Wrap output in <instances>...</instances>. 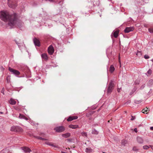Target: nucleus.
I'll use <instances>...</instances> for the list:
<instances>
[{
    "label": "nucleus",
    "instance_id": "obj_1",
    "mask_svg": "<svg viewBox=\"0 0 153 153\" xmlns=\"http://www.w3.org/2000/svg\"><path fill=\"white\" fill-rule=\"evenodd\" d=\"M0 18L5 22H8V25L12 27L16 22L17 15L16 13L10 15L7 11H2L0 13Z\"/></svg>",
    "mask_w": 153,
    "mask_h": 153
},
{
    "label": "nucleus",
    "instance_id": "obj_2",
    "mask_svg": "<svg viewBox=\"0 0 153 153\" xmlns=\"http://www.w3.org/2000/svg\"><path fill=\"white\" fill-rule=\"evenodd\" d=\"M10 131L15 132H21L23 131V129L20 126H13L11 127Z\"/></svg>",
    "mask_w": 153,
    "mask_h": 153
},
{
    "label": "nucleus",
    "instance_id": "obj_3",
    "mask_svg": "<svg viewBox=\"0 0 153 153\" xmlns=\"http://www.w3.org/2000/svg\"><path fill=\"white\" fill-rule=\"evenodd\" d=\"M114 84L112 81L111 80L108 86L107 93L111 94L114 89Z\"/></svg>",
    "mask_w": 153,
    "mask_h": 153
},
{
    "label": "nucleus",
    "instance_id": "obj_4",
    "mask_svg": "<svg viewBox=\"0 0 153 153\" xmlns=\"http://www.w3.org/2000/svg\"><path fill=\"white\" fill-rule=\"evenodd\" d=\"M8 70L12 74L15 75L16 76H18L20 74V72L19 71L11 68L10 67L8 68Z\"/></svg>",
    "mask_w": 153,
    "mask_h": 153
},
{
    "label": "nucleus",
    "instance_id": "obj_5",
    "mask_svg": "<svg viewBox=\"0 0 153 153\" xmlns=\"http://www.w3.org/2000/svg\"><path fill=\"white\" fill-rule=\"evenodd\" d=\"M54 129L57 132H61L65 130V128L63 126H59L55 128Z\"/></svg>",
    "mask_w": 153,
    "mask_h": 153
},
{
    "label": "nucleus",
    "instance_id": "obj_6",
    "mask_svg": "<svg viewBox=\"0 0 153 153\" xmlns=\"http://www.w3.org/2000/svg\"><path fill=\"white\" fill-rule=\"evenodd\" d=\"M7 1L9 7L12 8L14 9L16 7L17 4L16 3H14L12 2L11 3H10V0H7Z\"/></svg>",
    "mask_w": 153,
    "mask_h": 153
},
{
    "label": "nucleus",
    "instance_id": "obj_7",
    "mask_svg": "<svg viewBox=\"0 0 153 153\" xmlns=\"http://www.w3.org/2000/svg\"><path fill=\"white\" fill-rule=\"evenodd\" d=\"M48 53L50 55H51L53 54L54 51V49L52 45H51L48 47Z\"/></svg>",
    "mask_w": 153,
    "mask_h": 153
},
{
    "label": "nucleus",
    "instance_id": "obj_8",
    "mask_svg": "<svg viewBox=\"0 0 153 153\" xmlns=\"http://www.w3.org/2000/svg\"><path fill=\"white\" fill-rule=\"evenodd\" d=\"M134 30V28L132 27H126L124 30V32L125 33H128L131 31H132Z\"/></svg>",
    "mask_w": 153,
    "mask_h": 153
},
{
    "label": "nucleus",
    "instance_id": "obj_9",
    "mask_svg": "<svg viewBox=\"0 0 153 153\" xmlns=\"http://www.w3.org/2000/svg\"><path fill=\"white\" fill-rule=\"evenodd\" d=\"M35 45L36 46H39L40 45V42L39 40L35 38L33 40Z\"/></svg>",
    "mask_w": 153,
    "mask_h": 153
},
{
    "label": "nucleus",
    "instance_id": "obj_10",
    "mask_svg": "<svg viewBox=\"0 0 153 153\" xmlns=\"http://www.w3.org/2000/svg\"><path fill=\"white\" fill-rule=\"evenodd\" d=\"M78 117L77 116H70L67 119V120L68 121H70L76 119Z\"/></svg>",
    "mask_w": 153,
    "mask_h": 153
},
{
    "label": "nucleus",
    "instance_id": "obj_11",
    "mask_svg": "<svg viewBox=\"0 0 153 153\" xmlns=\"http://www.w3.org/2000/svg\"><path fill=\"white\" fill-rule=\"evenodd\" d=\"M41 56L42 59L47 60L48 59V57L47 54L44 53L41 54Z\"/></svg>",
    "mask_w": 153,
    "mask_h": 153
},
{
    "label": "nucleus",
    "instance_id": "obj_12",
    "mask_svg": "<svg viewBox=\"0 0 153 153\" xmlns=\"http://www.w3.org/2000/svg\"><path fill=\"white\" fill-rule=\"evenodd\" d=\"M137 142L140 144L143 143V138L139 136L137 137Z\"/></svg>",
    "mask_w": 153,
    "mask_h": 153
},
{
    "label": "nucleus",
    "instance_id": "obj_13",
    "mask_svg": "<svg viewBox=\"0 0 153 153\" xmlns=\"http://www.w3.org/2000/svg\"><path fill=\"white\" fill-rule=\"evenodd\" d=\"M22 149L26 152H30L31 151V150L28 147H22Z\"/></svg>",
    "mask_w": 153,
    "mask_h": 153
},
{
    "label": "nucleus",
    "instance_id": "obj_14",
    "mask_svg": "<svg viewBox=\"0 0 153 153\" xmlns=\"http://www.w3.org/2000/svg\"><path fill=\"white\" fill-rule=\"evenodd\" d=\"M119 30H116L114 31H113L112 33L113 34L115 38H116L118 37L119 33Z\"/></svg>",
    "mask_w": 153,
    "mask_h": 153
},
{
    "label": "nucleus",
    "instance_id": "obj_15",
    "mask_svg": "<svg viewBox=\"0 0 153 153\" xmlns=\"http://www.w3.org/2000/svg\"><path fill=\"white\" fill-rule=\"evenodd\" d=\"M71 136V134L70 133H66L65 134H62V136L64 138H68V137H69Z\"/></svg>",
    "mask_w": 153,
    "mask_h": 153
},
{
    "label": "nucleus",
    "instance_id": "obj_16",
    "mask_svg": "<svg viewBox=\"0 0 153 153\" xmlns=\"http://www.w3.org/2000/svg\"><path fill=\"white\" fill-rule=\"evenodd\" d=\"M9 102L11 105H14L16 104V102L14 99L11 98L9 101Z\"/></svg>",
    "mask_w": 153,
    "mask_h": 153
},
{
    "label": "nucleus",
    "instance_id": "obj_17",
    "mask_svg": "<svg viewBox=\"0 0 153 153\" xmlns=\"http://www.w3.org/2000/svg\"><path fill=\"white\" fill-rule=\"evenodd\" d=\"M137 89V88L136 87H134L133 89L131 91V92L130 93V95H132L135 92L136 90Z\"/></svg>",
    "mask_w": 153,
    "mask_h": 153
},
{
    "label": "nucleus",
    "instance_id": "obj_18",
    "mask_svg": "<svg viewBox=\"0 0 153 153\" xmlns=\"http://www.w3.org/2000/svg\"><path fill=\"white\" fill-rule=\"evenodd\" d=\"M69 127L72 129H76L79 127V126L78 125H71L69 126Z\"/></svg>",
    "mask_w": 153,
    "mask_h": 153
},
{
    "label": "nucleus",
    "instance_id": "obj_19",
    "mask_svg": "<svg viewBox=\"0 0 153 153\" xmlns=\"http://www.w3.org/2000/svg\"><path fill=\"white\" fill-rule=\"evenodd\" d=\"M153 85V79H150L147 83V85L149 86H151Z\"/></svg>",
    "mask_w": 153,
    "mask_h": 153
},
{
    "label": "nucleus",
    "instance_id": "obj_20",
    "mask_svg": "<svg viewBox=\"0 0 153 153\" xmlns=\"http://www.w3.org/2000/svg\"><path fill=\"white\" fill-rule=\"evenodd\" d=\"M127 143V141L126 140L123 139L121 141V144L124 146H125Z\"/></svg>",
    "mask_w": 153,
    "mask_h": 153
},
{
    "label": "nucleus",
    "instance_id": "obj_21",
    "mask_svg": "<svg viewBox=\"0 0 153 153\" xmlns=\"http://www.w3.org/2000/svg\"><path fill=\"white\" fill-rule=\"evenodd\" d=\"M34 137H35L36 138L39 139V140H43L45 141L46 140V139H45L44 138H42V137H41L39 136H34Z\"/></svg>",
    "mask_w": 153,
    "mask_h": 153
},
{
    "label": "nucleus",
    "instance_id": "obj_22",
    "mask_svg": "<svg viewBox=\"0 0 153 153\" xmlns=\"http://www.w3.org/2000/svg\"><path fill=\"white\" fill-rule=\"evenodd\" d=\"M19 118L20 119H23L26 120H28V119L26 118L24 115L21 114H19Z\"/></svg>",
    "mask_w": 153,
    "mask_h": 153
},
{
    "label": "nucleus",
    "instance_id": "obj_23",
    "mask_svg": "<svg viewBox=\"0 0 153 153\" xmlns=\"http://www.w3.org/2000/svg\"><path fill=\"white\" fill-rule=\"evenodd\" d=\"M115 68L113 65H111L110 68V71L111 73H113L114 71Z\"/></svg>",
    "mask_w": 153,
    "mask_h": 153
},
{
    "label": "nucleus",
    "instance_id": "obj_24",
    "mask_svg": "<svg viewBox=\"0 0 153 153\" xmlns=\"http://www.w3.org/2000/svg\"><path fill=\"white\" fill-rule=\"evenodd\" d=\"M93 151V150L91 148H86L85 152L88 153H90Z\"/></svg>",
    "mask_w": 153,
    "mask_h": 153
},
{
    "label": "nucleus",
    "instance_id": "obj_25",
    "mask_svg": "<svg viewBox=\"0 0 153 153\" xmlns=\"http://www.w3.org/2000/svg\"><path fill=\"white\" fill-rule=\"evenodd\" d=\"M92 133L93 134H97L98 133V132L95 129H93L92 131Z\"/></svg>",
    "mask_w": 153,
    "mask_h": 153
},
{
    "label": "nucleus",
    "instance_id": "obj_26",
    "mask_svg": "<svg viewBox=\"0 0 153 153\" xmlns=\"http://www.w3.org/2000/svg\"><path fill=\"white\" fill-rule=\"evenodd\" d=\"M148 111V108H144L142 110V112L143 113L145 114V112H147Z\"/></svg>",
    "mask_w": 153,
    "mask_h": 153
},
{
    "label": "nucleus",
    "instance_id": "obj_27",
    "mask_svg": "<svg viewBox=\"0 0 153 153\" xmlns=\"http://www.w3.org/2000/svg\"><path fill=\"white\" fill-rule=\"evenodd\" d=\"M152 73V70L149 69L148 71H147V76H149Z\"/></svg>",
    "mask_w": 153,
    "mask_h": 153
},
{
    "label": "nucleus",
    "instance_id": "obj_28",
    "mask_svg": "<svg viewBox=\"0 0 153 153\" xmlns=\"http://www.w3.org/2000/svg\"><path fill=\"white\" fill-rule=\"evenodd\" d=\"M81 134L82 136L87 137V134L86 132H83L81 133Z\"/></svg>",
    "mask_w": 153,
    "mask_h": 153
},
{
    "label": "nucleus",
    "instance_id": "obj_29",
    "mask_svg": "<svg viewBox=\"0 0 153 153\" xmlns=\"http://www.w3.org/2000/svg\"><path fill=\"white\" fill-rule=\"evenodd\" d=\"M133 150L135 152H137L139 151L138 149L136 147H134L133 148Z\"/></svg>",
    "mask_w": 153,
    "mask_h": 153
},
{
    "label": "nucleus",
    "instance_id": "obj_30",
    "mask_svg": "<svg viewBox=\"0 0 153 153\" xmlns=\"http://www.w3.org/2000/svg\"><path fill=\"white\" fill-rule=\"evenodd\" d=\"M148 30L150 33H153V28H149Z\"/></svg>",
    "mask_w": 153,
    "mask_h": 153
},
{
    "label": "nucleus",
    "instance_id": "obj_31",
    "mask_svg": "<svg viewBox=\"0 0 153 153\" xmlns=\"http://www.w3.org/2000/svg\"><path fill=\"white\" fill-rule=\"evenodd\" d=\"M46 144L48 145H49V146H52L53 147H55V146L53 144H51V143H50V142H46Z\"/></svg>",
    "mask_w": 153,
    "mask_h": 153
},
{
    "label": "nucleus",
    "instance_id": "obj_32",
    "mask_svg": "<svg viewBox=\"0 0 153 153\" xmlns=\"http://www.w3.org/2000/svg\"><path fill=\"white\" fill-rule=\"evenodd\" d=\"M136 55L137 56H140L141 55V53L140 51H137Z\"/></svg>",
    "mask_w": 153,
    "mask_h": 153
},
{
    "label": "nucleus",
    "instance_id": "obj_33",
    "mask_svg": "<svg viewBox=\"0 0 153 153\" xmlns=\"http://www.w3.org/2000/svg\"><path fill=\"white\" fill-rule=\"evenodd\" d=\"M143 148L145 149H147L149 148V147L146 145L144 146H143Z\"/></svg>",
    "mask_w": 153,
    "mask_h": 153
},
{
    "label": "nucleus",
    "instance_id": "obj_34",
    "mask_svg": "<svg viewBox=\"0 0 153 153\" xmlns=\"http://www.w3.org/2000/svg\"><path fill=\"white\" fill-rule=\"evenodd\" d=\"M141 102V100H135L134 102L135 103L137 104H139Z\"/></svg>",
    "mask_w": 153,
    "mask_h": 153
},
{
    "label": "nucleus",
    "instance_id": "obj_35",
    "mask_svg": "<svg viewBox=\"0 0 153 153\" xmlns=\"http://www.w3.org/2000/svg\"><path fill=\"white\" fill-rule=\"evenodd\" d=\"M144 58L146 59H148L149 58V57L148 55H145L144 56Z\"/></svg>",
    "mask_w": 153,
    "mask_h": 153
},
{
    "label": "nucleus",
    "instance_id": "obj_36",
    "mask_svg": "<svg viewBox=\"0 0 153 153\" xmlns=\"http://www.w3.org/2000/svg\"><path fill=\"white\" fill-rule=\"evenodd\" d=\"M145 84H143L142 85V86H141V87H140V89H143L145 87Z\"/></svg>",
    "mask_w": 153,
    "mask_h": 153
},
{
    "label": "nucleus",
    "instance_id": "obj_37",
    "mask_svg": "<svg viewBox=\"0 0 153 153\" xmlns=\"http://www.w3.org/2000/svg\"><path fill=\"white\" fill-rule=\"evenodd\" d=\"M131 120H134L135 118V116H131Z\"/></svg>",
    "mask_w": 153,
    "mask_h": 153
},
{
    "label": "nucleus",
    "instance_id": "obj_38",
    "mask_svg": "<svg viewBox=\"0 0 153 153\" xmlns=\"http://www.w3.org/2000/svg\"><path fill=\"white\" fill-rule=\"evenodd\" d=\"M16 42V43L17 44V45H18V46L19 47V48H20V47H21V46L19 45L20 44L19 43H17Z\"/></svg>",
    "mask_w": 153,
    "mask_h": 153
},
{
    "label": "nucleus",
    "instance_id": "obj_39",
    "mask_svg": "<svg viewBox=\"0 0 153 153\" xmlns=\"http://www.w3.org/2000/svg\"><path fill=\"white\" fill-rule=\"evenodd\" d=\"M134 130L135 132H137V129L136 128H134Z\"/></svg>",
    "mask_w": 153,
    "mask_h": 153
},
{
    "label": "nucleus",
    "instance_id": "obj_40",
    "mask_svg": "<svg viewBox=\"0 0 153 153\" xmlns=\"http://www.w3.org/2000/svg\"><path fill=\"white\" fill-rule=\"evenodd\" d=\"M121 89V88H118L117 89V91L118 92H120V89Z\"/></svg>",
    "mask_w": 153,
    "mask_h": 153
},
{
    "label": "nucleus",
    "instance_id": "obj_41",
    "mask_svg": "<svg viewBox=\"0 0 153 153\" xmlns=\"http://www.w3.org/2000/svg\"><path fill=\"white\" fill-rule=\"evenodd\" d=\"M54 0H46V1H48L50 2H53L54 1Z\"/></svg>",
    "mask_w": 153,
    "mask_h": 153
},
{
    "label": "nucleus",
    "instance_id": "obj_42",
    "mask_svg": "<svg viewBox=\"0 0 153 153\" xmlns=\"http://www.w3.org/2000/svg\"><path fill=\"white\" fill-rule=\"evenodd\" d=\"M150 129L151 130H153V126L152 127H150Z\"/></svg>",
    "mask_w": 153,
    "mask_h": 153
},
{
    "label": "nucleus",
    "instance_id": "obj_43",
    "mask_svg": "<svg viewBox=\"0 0 153 153\" xmlns=\"http://www.w3.org/2000/svg\"><path fill=\"white\" fill-rule=\"evenodd\" d=\"M149 146L151 147V149L153 150V146Z\"/></svg>",
    "mask_w": 153,
    "mask_h": 153
},
{
    "label": "nucleus",
    "instance_id": "obj_44",
    "mask_svg": "<svg viewBox=\"0 0 153 153\" xmlns=\"http://www.w3.org/2000/svg\"><path fill=\"white\" fill-rule=\"evenodd\" d=\"M67 140L68 141H69V142H71V140L70 139H68Z\"/></svg>",
    "mask_w": 153,
    "mask_h": 153
},
{
    "label": "nucleus",
    "instance_id": "obj_45",
    "mask_svg": "<svg viewBox=\"0 0 153 153\" xmlns=\"http://www.w3.org/2000/svg\"><path fill=\"white\" fill-rule=\"evenodd\" d=\"M130 101L129 100L127 102H126V103H130Z\"/></svg>",
    "mask_w": 153,
    "mask_h": 153
},
{
    "label": "nucleus",
    "instance_id": "obj_46",
    "mask_svg": "<svg viewBox=\"0 0 153 153\" xmlns=\"http://www.w3.org/2000/svg\"><path fill=\"white\" fill-rule=\"evenodd\" d=\"M0 113L2 114H3V112H0Z\"/></svg>",
    "mask_w": 153,
    "mask_h": 153
},
{
    "label": "nucleus",
    "instance_id": "obj_47",
    "mask_svg": "<svg viewBox=\"0 0 153 153\" xmlns=\"http://www.w3.org/2000/svg\"><path fill=\"white\" fill-rule=\"evenodd\" d=\"M151 61L153 62V59L151 60Z\"/></svg>",
    "mask_w": 153,
    "mask_h": 153
},
{
    "label": "nucleus",
    "instance_id": "obj_48",
    "mask_svg": "<svg viewBox=\"0 0 153 153\" xmlns=\"http://www.w3.org/2000/svg\"><path fill=\"white\" fill-rule=\"evenodd\" d=\"M108 122H110V120L108 121Z\"/></svg>",
    "mask_w": 153,
    "mask_h": 153
},
{
    "label": "nucleus",
    "instance_id": "obj_49",
    "mask_svg": "<svg viewBox=\"0 0 153 153\" xmlns=\"http://www.w3.org/2000/svg\"><path fill=\"white\" fill-rule=\"evenodd\" d=\"M1 92H2V93H3V91H2Z\"/></svg>",
    "mask_w": 153,
    "mask_h": 153
},
{
    "label": "nucleus",
    "instance_id": "obj_50",
    "mask_svg": "<svg viewBox=\"0 0 153 153\" xmlns=\"http://www.w3.org/2000/svg\"><path fill=\"white\" fill-rule=\"evenodd\" d=\"M2 93H3V94H4V92H3Z\"/></svg>",
    "mask_w": 153,
    "mask_h": 153
}]
</instances>
